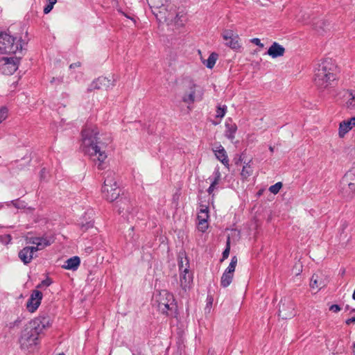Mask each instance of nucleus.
<instances>
[{"mask_svg": "<svg viewBox=\"0 0 355 355\" xmlns=\"http://www.w3.org/2000/svg\"><path fill=\"white\" fill-rule=\"evenodd\" d=\"M98 130L96 126L86 125L82 130L83 151L88 155L99 170L106 166L107 154L103 150V144L98 141Z\"/></svg>", "mask_w": 355, "mask_h": 355, "instance_id": "nucleus-1", "label": "nucleus"}, {"mask_svg": "<svg viewBox=\"0 0 355 355\" xmlns=\"http://www.w3.org/2000/svg\"><path fill=\"white\" fill-rule=\"evenodd\" d=\"M50 325L51 319L47 313H42L28 322L21 331L19 339L21 348L28 349L38 345L40 334Z\"/></svg>", "mask_w": 355, "mask_h": 355, "instance_id": "nucleus-2", "label": "nucleus"}, {"mask_svg": "<svg viewBox=\"0 0 355 355\" xmlns=\"http://www.w3.org/2000/svg\"><path fill=\"white\" fill-rule=\"evenodd\" d=\"M336 65L330 58H326L317 64L314 71V84L320 92L331 87L336 79Z\"/></svg>", "mask_w": 355, "mask_h": 355, "instance_id": "nucleus-3", "label": "nucleus"}, {"mask_svg": "<svg viewBox=\"0 0 355 355\" xmlns=\"http://www.w3.org/2000/svg\"><path fill=\"white\" fill-rule=\"evenodd\" d=\"M25 42L6 32L0 33V53H16L21 51Z\"/></svg>", "mask_w": 355, "mask_h": 355, "instance_id": "nucleus-4", "label": "nucleus"}, {"mask_svg": "<svg viewBox=\"0 0 355 355\" xmlns=\"http://www.w3.org/2000/svg\"><path fill=\"white\" fill-rule=\"evenodd\" d=\"M278 315L283 320L290 319L295 315V304L291 296L286 295L281 299Z\"/></svg>", "mask_w": 355, "mask_h": 355, "instance_id": "nucleus-5", "label": "nucleus"}, {"mask_svg": "<svg viewBox=\"0 0 355 355\" xmlns=\"http://www.w3.org/2000/svg\"><path fill=\"white\" fill-rule=\"evenodd\" d=\"M203 89L193 81H190L187 90L182 97V101L188 105L193 104L196 101H201L203 98Z\"/></svg>", "mask_w": 355, "mask_h": 355, "instance_id": "nucleus-6", "label": "nucleus"}, {"mask_svg": "<svg viewBox=\"0 0 355 355\" xmlns=\"http://www.w3.org/2000/svg\"><path fill=\"white\" fill-rule=\"evenodd\" d=\"M20 58L18 57H2L0 58V72L6 76L14 73L19 67Z\"/></svg>", "mask_w": 355, "mask_h": 355, "instance_id": "nucleus-7", "label": "nucleus"}, {"mask_svg": "<svg viewBox=\"0 0 355 355\" xmlns=\"http://www.w3.org/2000/svg\"><path fill=\"white\" fill-rule=\"evenodd\" d=\"M172 6L165 3L157 10H153V13L156 17L157 20H159L160 22H173L175 15V10L172 11Z\"/></svg>", "mask_w": 355, "mask_h": 355, "instance_id": "nucleus-8", "label": "nucleus"}, {"mask_svg": "<svg viewBox=\"0 0 355 355\" xmlns=\"http://www.w3.org/2000/svg\"><path fill=\"white\" fill-rule=\"evenodd\" d=\"M55 241V236L50 234H45L42 236H35L29 239V243L35 246H32L35 252L43 250L47 246L51 245Z\"/></svg>", "mask_w": 355, "mask_h": 355, "instance_id": "nucleus-9", "label": "nucleus"}, {"mask_svg": "<svg viewBox=\"0 0 355 355\" xmlns=\"http://www.w3.org/2000/svg\"><path fill=\"white\" fill-rule=\"evenodd\" d=\"M116 206L118 207L119 213L120 214H122L128 220L134 218L136 208L133 206L132 202L130 200L121 198L116 202Z\"/></svg>", "mask_w": 355, "mask_h": 355, "instance_id": "nucleus-10", "label": "nucleus"}, {"mask_svg": "<svg viewBox=\"0 0 355 355\" xmlns=\"http://www.w3.org/2000/svg\"><path fill=\"white\" fill-rule=\"evenodd\" d=\"M115 85V80L110 79L106 77L101 76L94 80L88 86L87 92H92L95 89H107L112 88Z\"/></svg>", "mask_w": 355, "mask_h": 355, "instance_id": "nucleus-11", "label": "nucleus"}, {"mask_svg": "<svg viewBox=\"0 0 355 355\" xmlns=\"http://www.w3.org/2000/svg\"><path fill=\"white\" fill-rule=\"evenodd\" d=\"M222 37L224 40L227 41L225 44L230 49L238 51L241 48L239 36L234 33L232 30H224L222 33Z\"/></svg>", "mask_w": 355, "mask_h": 355, "instance_id": "nucleus-12", "label": "nucleus"}, {"mask_svg": "<svg viewBox=\"0 0 355 355\" xmlns=\"http://www.w3.org/2000/svg\"><path fill=\"white\" fill-rule=\"evenodd\" d=\"M42 293L37 289L33 290L27 301L26 308L31 313H34L39 307L42 300Z\"/></svg>", "mask_w": 355, "mask_h": 355, "instance_id": "nucleus-13", "label": "nucleus"}, {"mask_svg": "<svg viewBox=\"0 0 355 355\" xmlns=\"http://www.w3.org/2000/svg\"><path fill=\"white\" fill-rule=\"evenodd\" d=\"M355 126V116L348 120L340 123L338 128V135L340 137H343L346 133Z\"/></svg>", "mask_w": 355, "mask_h": 355, "instance_id": "nucleus-14", "label": "nucleus"}, {"mask_svg": "<svg viewBox=\"0 0 355 355\" xmlns=\"http://www.w3.org/2000/svg\"><path fill=\"white\" fill-rule=\"evenodd\" d=\"M33 249L32 246H27L19 252V258L24 264H28L31 262L34 252H35Z\"/></svg>", "mask_w": 355, "mask_h": 355, "instance_id": "nucleus-15", "label": "nucleus"}, {"mask_svg": "<svg viewBox=\"0 0 355 355\" xmlns=\"http://www.w3.org/2000/svg\"><path fill=\"white\" fill-rule=\"evenodd\" d=\"M117 185L115 173L114 171H107L104 173V184L102 187V191L107 192L108 187H114Z\"/></svg>", "mask_w": 355, "mask_h": 355, "instance_id": "nucleus-16", "label": "nucleus"}, {"mask_svg": "<svg viewBox=\"0 0 355 355\" xmlns=\"http://www.w3.org/2000/svg\"><path fill=\"white\" fill-rule=\"evenodd\" d=\"M284 53L285 48L276 42L272 44L267 51V54L272 58L283 56Z\"/></svg>", "mask_w": 355, "mask_h": 355, "instance_id": "nucleus-17", "label": "nucleus"}, {"mask_svg": "<svg viewBox=\"0 0 355 355\" xmlns=\"http://www.w3.org/2000/svg\"><path fill=\"white\" fill-rule=\"evenodd\" d=\"M215 156L216 158L226 167H229V159L227 155V152L224 147L221 145H218L214 149H213Z\"/></svg>", "mask_w": 355, "mask_h": 355, "instance_id": "nucleus-18", "label": "nucleus"}, {"mask_svg": "<svg viewBox=\"0 0 355 355\" xmlns=\"http://www.w3.org/2000/svg\"><path fill=\"white\" fill-rule=\"evenodd\" d=\"M108 188L109 189H107V192L102 191L103 196L107 201L113 202L119 198L121 189L118 185L110 187H108Z\"/></svg>", "mask_w": 355, "mask_h": 355, "instance_id": "nucleus-19", "label": "nucleus"}, {"mask_svg": "<svg viewBox=\"0 0 355 355\" xmlns=\"http://www.w3.org/2000/svg\"><path fill=\"white\" fill-rule=\"evenodd\" d=\"M157 302H158V306L164 304H169V302H174L175 299L173 295L166 290H162L159 292V294L157 298Z\"/></svg>", "mask_w": 355, "mask_h": 355, "instance_id": "nucleus-20", "label": "nucleus"}, {"mask_svg": "<svg viewBox=\"0 0 355 355\" xmlns=\"http://www.w3.org/2000/svg\"><path fill=\"white\" fill-rule=\"evenodd\" d=\"M225 136L232 141L235 138V134L237 131V125L235 123H233L231 119H228L225 121Z\"/></svg>", "mask_w": 355, "mask_h": 355, "instance_id": "nucleus-21", "label": "nucleus"}, {"mask_svg": "<svg viewBox=\"0 0 355 355\" xmlns=\"http://www.w3.org/2000/svg\"><path fill=\"white\" fill-rule=\"evenodd\" d=\"M192 282L193 275L190 271L180 272V286L184 291H187V290L189 288Z\"/></svg>", "mask_w": 355, "mask_h": 355, "instance_id": "nucleus-22", "label": "nucleus"}, {"mask_svg": "<svg viewBox=\"0 0 355 355\" xmlns=\"http://www.w3.org/2000/svg\"><path fill=\"white\" fill-rule=\"evenodd\" d=\"M178 267L180 272L189 271V261L184 252L179 254Z\"/></svg>", "mask_w": 355, "mask_h": 355, "instance_id": "nucleus-23", "label": "nucleus"}, {"mask_svg": "<svg viewBox=\"0 0 355 355\" xmlns=\"http://www.w3.org/2000/svg\"><path fill=\"white\" fill-rule=\"evenodd\" d=\"M209 218V209L207 206L201 205L198 214V220L199 225H203L207 223Z\"/></svg>", "mask_w": 355, "mask_h": 355, "instance_id": "nucleus-24", "label": "nucleus"}, {"mask_svg": "<svg viewBox=\"0 0 355 355\" xmlns=\"http://www.w3.org/2000/svg\"><path fill=\"white\" fill-rule=\"evenodd\" d=\"M80 263V258L78 257L75 256L68 259L63 265V268L67 270H76L78 269Z\"/></svg>", "mask_w": 355, "mask_h": 355, "instance_id": "nucleus-25", "label": "nucleus"}, {"mask_svg": "<svg viewBox=\"0 0 355 355\" xmlns=\"http://www.w3.org/2000/svg\"><path fill=\"white\" fill-rule=\"evenodd\" d=\"M312 25L315 31L322 33L329 27V24L323 19H314Z\"/></svg>", "mask_w": 355, "mask_h": 355, "instance_id": "nucleus-26", "label": "nucleus"}, {"mask_svg": "<svg viewBox=\"0 0 355 355\" xmlns=\"http://www.w3.org/2000/svg\"><path fill=\"white\" fill-rule=\"evenodd\" d=\"M233 277L234 274L227 273V272L224 271L220 278V286L223 288H227L232 283Z\"/></svg>", "mask_w": 355, "mask_h": 355, "instance_id": "nucleus-27", "label": "nucleus"}, {"mask_svg": "<svg viewBox=\"0 0 355 355\" xmlns=\"http://www.w3.org/2000/svg\"><path fill=\"white\" fill-rule=\"evenodd\" d=\"M310 286L320 290L324 286V284L318 275H313L311 279Z\"/></svg>", "mask_w": 355, "mask_h": 355, "instance_id": "nucleus-28", "label": "nucleus"}, {"mask_svg": "<svg viewBox=\"0 0 355 355\" xmlns=\"http://www.w3.org/2000/svg\"><path fill=\"white\" fill-rule=\"evenodd\" d=\"M214 178L213 181L211 182L209 187L207 189V192L209 195H211L214 189H216V187L218 184L220 180V173L218 170H216L214 171Z\"/></svg>", "mask_w": 355, "mask_h": 355, "instance_id": "nucleus-29", "label": "nucleus"}, {"mask_svg": "<svg viewBox=\"0 0 355 355\" xmlns=\"http://www.w3.org/2000/svg\"><path fill=\"white\" fill-rule=\"evenodd\" d=\"M250 161H249L248 163H245V164L243 166V169L241 173V175L243 179H247L249 176H250L252 174L253 169L250 165Z\"/></svg>", "mask_w": 355, "mask_h": 355, "instance_id": "nucleus-30", "label": "nucleus"}, {"mask_svg": "<svg viewBox=\"0 0 355 355\" xmlns=\"http://www.w3.org/2000/svg\"><path fill=\"white\" fill-rule=\"evenodd\" d=\"M218 58V55L216 53H211L206 60V62L204 63L208 69H212L214 67Z\"/></svg>", "mask_w": 355, "mask_h": 355, "instance_id": "nucleus-31", "label": "nucleus"}, {"mask_svg": "<svg viewBox=\"0 0 355 355\" xmlns=\"http://www.w3.org/2000/svg\"><path fill=\"white\" fill-rule=\"evenodd\" d=\"M147 1L152 10H157L165 3H167V0H147Z\"/></svg>", "mask_w": 355, "mask_h": 355, "instance_id": "nucleus-32", "label": "nucleus"}, {"mask_svg": "<svg viewBox=\"0 0 355 355\" xmlns=\"http://www.w3.org/2000/svg\"><path fill=\"white\" fill-rule=\"evenodd\" d=\"M355 182V172L353 171H347L342 179V183L345 184V183Z\"/></svg>", "mask_w": 355, "mask_h": 355, "instance_id": "nucleus-33", "label": "nucleus"}, {"mask_svg": "<svg viewBox=\"0 0 355 355\" xmlns=\"http://www.w3.org/2000/svg\"><path fill=\"white\" fill-rule=\"evenodd\" d=\"M158 308L162 313L168 315V311H172L173 309H175L176 305L174 302H169V304H164L163 305V306H159Z\"/></svg>", "mask_w": 355, "mask_h": 355, "instance_id": "nucleus-34", "label": "nucleus"}, {"mask_svg": "<svg viewBox=\"0 0 355 355\" xmlns=\"http://www.w3.org/2000/svg\"><path fill=\"white\" fill-rule=\"evenodd\" d=\"M237 257L236 256L232 257L228 267L225 269V271L227 272V273L234 274L237 264Z\"/></svg>", "mask_w": 355, "mask_h": 355, "instance_id": "nucleus-35", "label": "nucleus"}, {"mask_svg": "<svg viewBox=\"0 0 355 355\" xmlns=\"http://www.w3.org/2000/svg\"><path fill=\"white\" fill-rule=\"evenodd\" d=\"M230 252V238L228 237L227 242H226V248L224 250L223 254H222V259H220V262L223 261L225 259H227L229 257Z\"/></svg>", "mask_w": 355, "mask_h": 355, "instance_id": "nucleus-36", "label": "nucleus"}, {"mask_svg": "<svg viewBox=\"0 0 355 355\" xmlns=\"http://www.w3.org/2000/svg\"><path fill=\"white\" fill-rule=\"evenodd\" d=\"M347 106L350 109H355V93L352 91L349 92V98L347 102Z\"/></svg>", "mask_w": 355, "mask_h": 355, "instance_id": "nucleus-37", "label": "nucleus"}, {"mask_svg": "<svg viewBox=\"0 0 355 355\" xmlns=\"http://www.w3.org/2000/svg\"><path fill=\"white\" fill-rule=\"evenodd\" d=\"M282 187V183L279 182L269 187V191L273 193L277 194Z\"/></svg>", "mask_w": 355, "mask_h": 355, "instance_id": "nucleus-38", "label": "nucleus"}, {"mask_svg": "<svg viewBox=\"0 0 355 355\" xmlns=\"http://www.w3.org/2000/svg\"><path fill=\"white\" fill-rule=\"evenodd\" d=\"M49 3L44 8V13H49L53 8V6L56 3L57 0H47Z\"/></svg>", "mask_w": 355, "mask_h": 355, "instance_id": "nucleus-39", "label": "nucleus"}, {"mask_svg": "<svg viewBox=\"0 0 355 355\" xmlns=\"http://www.w3.org/2000/svg\"><path fill=\"white\" fill-rule=\"evenodd\" d=\"M8 108L6 107H2L0 109V123L6 119L8 117Z\"/></svg>", "mask_w": 355, "mask_h": 355, "instance_id": "nucleus-40", "label": "nucleus"}, {"mask_svg": "<svg viewBox=\"0 0 355 355\" xmlns=\"http://www.w3.org/2000/svg\"><path fill=\"white\" fill-rule=\"evenodd\" d=\"M227 107L226 106H223V107L218 106L216 110V116L218 118H223L226 113Z\"/></svg>", "mask_w": 355, "mask_h": 355, "instance_id": "nucleus-41", "label": "nucleus"}, {"mask_svg": "<svg viewBox=\"0 0 355 355\" xmlns=\"http://www.w3.org/2000/svg\"><path fill=\"white\" fill-rule=\"evenodd\" d=\"M52 284V281L49 277H46L45 279L41 282L37 286V288H42L43 287H48Z\"/></svg>", "mask_w": 355, "mask_h": 355, "instance_id": "nucleus-42", "label": "nucleus"}, {"mask_svg": "<svg viewBox=\"0 0 355 355\" xmlns=\"http://www.w3.org/2000/svg\"><path fill=\"white\" fill-rule=\"evenodd\" d=\"M11 240L12 236L10 234L0 236V241L5 245H8V243H10Z\"/></svg>", "mask_w": 355, "mask_h": 355, "instance_id": "nucleus-43", "label": "nucleus"}, {"mask_svg": "<svg viewBox=\"0 0 355 355\" xmlns=\"http://www.w3.org/2000/svg\"><path fill=\"white\" fill-rule=\"evenodd\" d=\"M183 17V15H180L179 13H176L175 11L174 18L173 21L175 24L178 25H182L183 24V20L181 19V18Z\"/></svg>", "mask_w": 355, "mask_h": 355, "instance_id": "nucleus-44", "label": "nucleus"}, {"mask_svg": "<svg viewBox=\"0 0 355 355\" xmlns=\"http://www.w3.org/2000/svg\"><path fill=\"white\" fill-rule=\"evenodd\" d=\"M345 184H347L348 189L349 190L350 198H352L355 193V182H350V183H345Z\"/></svg>", "mask_w": 355, "mask_h": 355, "instance_id": "nucleus-45", "label": "nucleus"}, {"mask_svg": "<svg viewBox=\"0 0 355 355\" xmlns=\"http://www.w3.org/2000/svg\"><path fill=\"white\" fill-rule=\"evenodd\" d=\"M251 42L261 48L264 46L263 44L261 42V40L259 38H252L251 40Z\"/></svg>", "mask_w": 355, "mask_h": 355, "instance_id": "nucleus-46", "label": "nucleus"}, {"mask_svg": "<svg viewBox=\"0 0 355 355\" xmlns=\"http://www.w3.org/2000/svg\"><path fill=\"white\" fill-rule=\"evenodd\" d=\"M14 207L17 209H21L25 207L24 205H21L19 200H14L10 202Z\"/></svg>", "mask_w": 355, "mask_h": 355, "instance_id": "nucleus-47", "label": "nucleus"}, {"mask_svg": "<svg viewBox=\"0 0 355 355\" xmlns=\"http://www.w3.org/2000/svg\"><path fill=\"white\" fill-rule=\"evenodd\" d=\"M329 310L333 311V312H334V313H338V311H340L341 310V308L338 304H332L329 307Z\"/></svg>", "mask_w": 355, "mask_h": 355, "instance_id": "nucleus-48", "label": "nucleus"}, {"mask_svg": "<svg viewBox=\"0 0 355 355\" xmlns=\"http://www.w3.org/2000/svg\"><path fill=\"white\" fill-rule=\"evenodd\" d=\"M308 19H309V16H307L306 17H305L304 15H302V16H297V20L300 21H302L304 24H308L309 23V21H308Z\"/></svg>", "mask_w": 355, "mask_h": 355, "instance_id": "nucleus-49", "label": "nucleus"}, {"mask_svg": "<svg viewBox=\"0 0 355 355\" xmlns=\"http://www.w3.org/2000/svg\"><path fill=\"white\" fill-rule=\"evenodd\" d=\"M355 322V317H352V318H348L347 320H346L345 321V323L347 324V325H349L351 324L352 323H354Z\"/></svg>", "mask_w": 355, "mask_h": 355, "instance_id": "nucleus-50", "label": "nucleus"}, {"mask_svg": "<svg viewBox=\"0 0 355 355\" xmlns=\"http://www.w3.org/2000/svg\"><path fill=\"white\" fill-rule=\"evenodd\" d=\"M80 67V62H78L71 64L69 66V68L74 69L76 67Z\"/></svg>", "mask_w": 355, "mask_h": 355, "instance_id": "nucleus-51", "label": "nucleus"}, {"mask_svg": "<svg viewBox=\"0 0 355 355\" xmlns=\"http://www.w3.org/2000/svg\"><path fill=\"white\" fill-rule=\"evenodd\" d=\"M92 225H92L91 223H88L87 224V227H85V230H87V228H89V227H92Z\"/></svg>", "mask_w": 355, "mask_h": 355, "instance_id": "nucleus-52", "label": "nucleus"}, {"mask_svg": "<svg viewBox=\"0 0 355 355\" xmlns=\"http://www.w3.org/2000/svg\"><path fill=\"white\" fill-rule=\"evenodd\" d=\"M269 150H270V151L271 153H273V152H274V147H272V146H269Z\"/></svg>", "mask_w": 355, "mask_h": 355, "instance_id": "nucleus-53", "label": "nucleus"}, {"mask_svg": "<svg viewBox=\"0 0 355 355\" xmlns=\"http://www.w3.org/2000/svg\"><path fill=\"white\" fill-rule=\"evenodd\" d=\"M353 354H354V355H355V343L354 344V346H353Z\"/></svg>", "mask_w": 355, "mask_h": 355, "instance_id": "nucleus-54", "label": "nucleus"}, {"mask_svg": "<svg viewBox=\"0 0 355 355\" xmlns=\"http://www.w3.org/2000/svg\"><path fill=\"white\" fill-rule=\"evenodd\" d=\"M352 298H353V300H355V289H354V291L353 295H352Z\"/></svg>", "mask_w": 355, "mask_h": 355, "instance_id": "nucleus-55", "label": "nucleus"}, {"mask_svg": "<svg viewBox=\"0 0 355 355\" xmlns=\"http://www.w3.org/2000/svg\"><path fill=\"white\" fill-rule=\"evenodd\" d=\"M349 305H347V306H345V309H346V310H349Z\"/></svg>", "mask_w": 355, "mask_h": 355, "instance_id": "nucleus-56", "label": "nucleus"}, {"mask_svg": "<svg viewBox=\"0 0 355 355\" xmlns=\"http://www.w3.org/2000/svg\"><path fill=\"white\" fill-rule=\"evenodd\" d=\"M58 355H65L64 353H60Z\"/></svg>", "mask_w": 355, "mask_h": 355, "instance_id": "nucleus-57", "label": "nucleus"}]
</instances>
